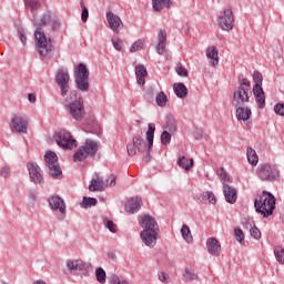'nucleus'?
Wrapping results in <instances>:
<instances>
[{"mask_svg": "<svg viewBox=\"0 0 284 284\" xmlns=\"http://www.w3.org/2000/svg\"><path fill=\"white\" fill-rule=\"evenodd\" d=\"M24 7L28 12L31 13V21L37 28L34 31L36 43L38 48V53L40 57H49L54 50L52 44V39L45 36L43 27L50 26L52 21V16L48 11L43 10V6L39 0H24Z\"/></svg>", "mask_w": 284, "mask_h": 284, "instance_id": "1", "label": "nucleus"}, {"mask_svg": "<svg viewBox=\"0 0 284 284\" xmlns=\"http://www.w3.org/2000/svg\"><path fill=\"white\" fill-rule=\"evenodd\" d=\"M63 99L68 114H70L74 121H83L85 116V106L83 105V99L79 91L73 90Z\"/></svg>", "mask_w": 284, "mask_h": 284, "instance_id": "2", "label": "nucleus"}, {"mask_svg": "<svg viewBox=\"0 0 284 284\" xmlns=\"http://www.w3.org/2000/svg\"><path fill=\"white\" fill-rule=\"evenodd\" d=\"M254 207L257 214H262L264 219L272 216L276 210V197L267 191H263L254 201Z\"/></svg>", "mask_w": 284, "mask_h": 284, "instance_id": "3", "label": "nucleus"}, {"mask_svg": "<svg viewBox=\"0 0 284 284\" xmlns=\"http://www.w3.org/2000/svg\"><path fill=\"white\" fill-rule=\"evenodd\" d=\"M239 87L233 91V105H245L250 103V99L252 98V84L247 80V78L239 80Z\"/></svg>", "mask_w": 284, "mask_h": 284, "instance_id": "4", "label": "nucleus"}, {"mask_svg": "<svg viewBox=\"0 0 284 284\" xmlns=\"http://www.w3.org/2000/svg\"><path fill=\"white\" fill-rule=\"evenodd\" d=\"M45 170L49 176L59 180L63 176V171L61 165H59V156L54 151H49L44 154Z\"/></svg>", "mask_w": 284, "mask_h": 284, "instance_id": "5", "label": "nucleus"}, {"mask_svg": "<svg viewBox=\"0 0 284 284\" xmlns=\"http://www.w3.org/2000/svg\"><path fill=\"white\" fill-rule=\"evenodd\" d=\"M74 83L75 88L80 92H89L90 90V71L85 64L80 63L77 65L74 71Z\"/></svg>", "mask_w": 284, "mask_h": 284, "instance_id": "6", "label": "nucleus"}, {"mask_svg": "<svg viewBox=\"0 0 284 284\" xmlns=\"http://www.w3.org/2000/svg\"><path fill=\"white\" fill-rule=\"evenodd\" d=\"M54 81L58 88L60 89V97H62V99L69 97L70 73L68 72V69H58L55 72Z\"/></svg>", "mask_w": 284, "mask_h": 284, "instance_id": "7", "label": "nucleus"}, {"mask_svg": "<svg viewBox=\"0 0 284 284\" xmlns=\"http://www.w3.org/2000/svg\"><path fill=\"white\" fill-rule=\"evenodd\" d=\"M98 151V143H84L74 152L72 161L73 163H81V161H85L88 156H94V154H97Z\"/></svg>", "mask_w": 284, "mask_h": 284, "instance_id": "8", "label": "nucleus"}, {"mask_svg": "<svg viewBox=\"0 0 284 284\" xmlns=\"http://www.w3.org/2000/svg\"><path fill=\"white\" fill-rule=\"evenodd\" d=\"M253 81H254V87H253V94L255 97V100L257 102V105L260 110H263L265 108V91H263V74L258 71H254L253 73Z\"/></svg>", "mask_w": 284, "mask_h": 284, "instance_id": "9", "label": "nucleus"}, {"mask_svg": "<svg viewBox=\"0 0 284 284\" xmlns=\"http://www.w3.org/2000/svg\"><path fill=\"white\" fill-rule=\"evenodd\" d=\"M217 26L224 32L234 30V11H232V8H226L219 13Z\"/></svg>", "mask_w": 284, "mask_h": 284, "instance_id": "10", "label": "nucleus"}, {"mask_svg": "<svg viewBox=\"0 0 284 284\" xmlns=\"http://www.w3.org/2000/svg\"><path fill=\"white\" fill-rule=\"evenodd\" d=\"M256 174L261 181H276L278 179V170L267 163L260 164Z\"/></svg>", "mask_w": 284, "mask_h": 284, "instance_id": "11", "label": "nucleus"}, {"mask_svg": "<svg viewBox=\"0 0 284 284\" xmlns=\"http://www.w3.org/2000/svg\"><path fill=\"white\" fill-rule=\"evenodd\" d=\"M27 168L32 183H36L37 185H40V187H43L45 181L43 180V175L41 174V168L39 166V164H37V162H29L27 163Z\"/></svg>", "mask_w": 284, "mask_h": 284, "instance_id": "12", "label": "nucleus"}, {"mask_svg": "<svg viewBox=\"0 0 284 284\" xmlns=\"http://www.w3.org/2000/svg\"><path fill=\"white\" fill-rule=\"evenodd\" d=\"M11 130L19 134H26L28 132V118L16 114L11 118Z\"/></svg>", "mask_w": 284, "mask_h": 284, "instance_id": "13", "label": "nucleus"}, {"mask_svg": "<svg viewBox=\"0 0 284 284\" xmlns=\"http://www.w3.org/2000/svg\"><path fill=\"white\" fill-rule=\"evenodd\" d=\"M105 19L108 21L110 30L114 32L115 34H119L121 30H123V20H121V17L115 14L112 11H106Z\"/></svg>", "mask_w": 284, "mask_h": 284, "instance_id": "14", "label": "nucleus"}, {"mask_svg": "<svg viewBox=\"0 0 284 284\" xmlns=\"http://www.w3.org/2000/svg\"><path fill=\"white\" fill-rule=\"evenodd\" d=\"M140 225L144 232H159V224L152 215H142L140 217Z\"/></svg>", "mask_w": 284, "mask_h": 284, "instance_id": "15", "label": "nucleus"}, {"mask_svg": "<svg viewBox=\"0 0 284 284\" xmlns=\"http://www.w3.org/2000/svg\"><path fill=\"white\" fill-rule=\"evenodd\" d=\"M47 141H55V143H77V140L72 136V133L68 130H61L53 134L52 138H48Z\"/></svg>", "mask_w": 284, "mask_h": 284, "instance_id": "16", "label": "nucleus"}, {"mask_svg": "<svg viewBox=\"0 0 284 284\" xmlns=\"http://www.w3.org/2000/svg\"><path fill=\"white\" fill-rule=\"evenodd\" d=\"M140 239L146 245V247H154L156 245V239H159V231H142L140 233Z\"/></svg>", "mask_w": 284, "mask_h": 284, "instance_id": "17", "label": "nucleus"}, {"mask_svg": "<svg viewBox=\"0 0 284 284\" xmlns=\"http://www.w3.org/2000/svg\"><path fill=\"white\" fill-rule=\"evenodd\" d=\"M48 203L52 212H60V214H65V202L59 195H51L48 199Z\"/></svg>", "mask_w": 284, "mask_h": 284, "instance_id": "18", "label": "nucleus"}, {"mask_svg": "<svg viewBox=\"0 0 284 284\" xmlns=\"http://www.w3.org/2000/svg\"><path fill=\"white\" fill-rule=\"evenodd\" d=\"M67 270L72 274V272H88V264L81 260H68Z\"/></svg>", "mask_w": 284, "mask_h": 284, "instance_id": "19", "label": "nucleus"}, {"mask_svg": "<svg viewBox=\"0 0 284 284\" xmlns=\"http://www.w3.org/2000/svg\"><path fill=\"white\" fill-rule=\"evenodd\" d=\"M206 250L211 256H221V242L215 237L207 239Z\"/></svg>", "mask_w": 284, "mask_h": 284, "instance_id": "20", "label": "nucleus"}, {"mask_svg": "<svg viewBox=\"0 0 284 284\" xmlns=\"http://www.w3.org/2000/svg\"><path fill=\"white\" fill-rule=\"evenodd\" d=\"M223 194L225 196L226 203H230L231 205H234V203H236V199H237L236 187L231 186L230 184H226L223 186Z\"/></svg>", "mask_w": 284, "mask_h": 284, "instance_id": "21", "label": "nucleus"}, {"mask_svg": "<svg viewBox=\"0 0 284 284\" xmlns=\"http://www.w3.org/2000/svg\"><path fill=\"white\" fill-rule=\"evenodd\" d=\"M235 111V116L237 121H250L252 118V109L245 106V105H237Z\"/></svg>", "mask_w": 284, "mask_h": 284, "instance_id": "22", "label": "nucleus"}, {"mask_svg": "<svg viewBox=\"0 0 284 284\" xmlns=\"http://www.w3.org/2000/svg\"><path fill=\"white\" fill-rule=\"evenodd\" d=\"M142 201L143 200L140 196H135L131 199V202L126 204L124 207L125 212H128L129 214H136V212L141 210Z\"/></svg>", "mask_w": 284, "mask_h": 284, "instance_id": "23", "label": "nucleus"}, {"mask_svg": "<svg viewBox=\"0 0 284 284\" xmlns=\"http://www.w3.org/2000/svg\"><path fill=\"white\" fill-rule=\"evenodd\" d=\"M182 281L184 283H187L190 281H199V274L196 273V270L192 266H186L182 271Z\"/></svg>", "mask_w": 284, "mask_h": 284, "instance_id": "24", "label": "nucleus"}, {"mask_svg": "<svg viewBox=\"0 0 284 284\" xmlns=\"http://www.w3.org/2000/svg\"><path fill=\"white\" fill-rule=\"evenodd\" d=\"M135 75H136V82L140 88H143L145 85V77H148V69H145V65L139 64L135 67Z\"/></svg>", "mask_w": 284, "mask_h": 284, "instance_id": "25", "label": "nucleus"}, {"mask_svg": "<svg viewBox=\"0 0 284 284\" xmlns=\"http://www.w3.org/2000/svg\"><path fill=\"white\" fill-rule=\"evenodd\" d=\"M106 185L105 182H103V178L97 176V179H92L91 183L89 185L90 192H103L105 190Z\"/></svg>", "mask_w": 284, "mask_h": 284, "instance_id": "26", "label": "nucleus"}, {"mask_svg": "<svg viewBox=\"0 0 284 284\" xmlns=\"http://www.w3.org/2000/svg\"><path fill=\"white\" fill-rule=\"evenodd\" d=\"M206 58L211 61V67L216 68L219 65V49L212 45L206 49Z\"/></svg>", "mask_w": 284, "mask_h": 284, "instance_id": "27", "label": "nucleus"}, {"mask_svg": "<svg viewBox=\"0 0 284 284\" xmlns=\"http://www.w3.org/2000/svg\"><path fill=\"white\" fill-rule=\"evenodd\" d=\"M172 0H152V8L154 12H161L165 8H172Z\"/></svg>", "mask_w": 284, "mask_h": 284, "instance_id": "28", "label": "nucleus"}, {"mask_svg": "<svg viewBox=\"0 0 284 284\" xmlns=\"http://www.w3.org/2000/svg\"><path fill=\"white\" fill-rule=\"evenodd\" d=\"M173 92L178 99H186L187 98V87L183 84V82H178L173 84Z\"/></svg>", "mask_w": 284, "mask_h": 284, "instance_id": "29", "label": "nucleus"}, {"mask_svg": "<svg viewBox=\"0 0 284 284\" xmlns=\"http://www.w3.org/2000/svg\"><path fill=\"white\" fill-rule=\"evenodd\" d=\"M153 143H138V152L145 155V162L150 163V150H152Z\"/></svg>", "mask_w": 284, "mask_h": 284, "instance_id": "30", "label": "nucleus"}, {"mask_svg": "<svg viewBox=\"0 0 284 284\" xmlns=\"http://www.w3.org/2000/svg\"><path fill=\"white\" fill-rule=\"evenodd\" d=\"M178 165H180V168H182V170L190 172L191 168H194V160L187 159L183 155L178 159Z\"/></svg>", "mask_w": 284, "mask_h": 284, "instance_id": "31", "label": "nucleus"}, {"mask_svg": "<svg viewBox=\"0 0 284 284\" xmlns=\"http://www.w3.org/2000/svg\"><path fill=\"white\" fill-rule=\"evenodd\" d=\"M246 156L247 161L251 165H258V154H256V151L252 148L246 149Z\"/></svg>", "mask_w": 284, "mask_h": 284, "instance_id": "32", "label": "nucleus"}, {"mask_svg": "<svg viewBox=\"0 0 284 284\" xmlns=\"http://www.w3.org/2000/svg\"><path fill=\"white\" fill-rule=\"evenodd\" d=\"M181 235L185 243H192L194 241V237L192 236V231H190V226H187V224L182 225Z\"/></svg>", "mask_w": 284, "mask_h": 284, "instance_id": "33", "label": "nucleus"}, {"mask_svg": "<svg viewBox=\"0 0 284 284\" xmlns=\"http://www.w3.org/2000/svg\"><path fill=\"white\" fill-rule=\"evenodd\" d=\"M216 174L222 183L223 186L227 185V183H230V174L227 173V171H225L224 168H220L216 171Z\"/></svg>", "mask_w": 284, "mask_h": 284, "instance_id": "34", "label": "nucleus"}, {"mask_svg": "<svg viewBox=\"0 0 284 284\" xmlns=\"http://www.w3.org/2000/svg\"><path fill=\"white\" fill-rule=\"evenodd\" d=\"M97 203H99L97 197L84 196L82 199V202L80 203V207H82L83 210H88V207H94V205H97Z\"/></svg>", "mask_w": 284, "mask_h": 284, "instance_id": "35", "label": "nucleus"}, {"mask_svg": "<svg viewBox=\"0 0 284 284\" xmlns=\"http://www.w3.org/2000/svg\"><path fill=\"white\" fill-rule=\"evenodd\" d=\"M168 95L165 92L161 91L155 95V102L159 108H165L168 105Z\"/></svg>", "mask_w": 284, "mask_h": 284, "instance_id": "36", "label": "nucleus"}, {"mask_svg": "<svg viewBox=\"0 0 284 284\" xmlns=\"http://www.w3.org/2000/svg\"><path fill=\"white\" fill-rule=\"evenodd\" d=\"M145 48V40L144 39H139L133 44L130 47L129 52L134 53V52H141Z\"/></svg>", "mask_w": 284, "mask_h": 284, "instance_id": "37", "label": "nucleus"}, {"mask_svg": "<svg viewBox=\"0 0 284 284\" xmlns=\"http://www.w3.org/2000/svg\"><path fill=\"white\" fill-rule=\"evenodd\" d=\"M156 130V125L154 123H149V129L146 131V143H154V132Z\"/></svg>", "mask_w": 284, "mask_h": 284, "instance_id": "38", "label": "nucleus"}, {"mask_svg": "<svg viewBox=\"0 0 284 284\" xmlns=\"http://www.w3.org/2000/svg\"><path fill=\"white\" fill-rule=\"evenodd\" d=\"M202 201H209L211 205H216V196L212 191H206L202 194Z\"/></svg>", "mask_w": 284, "mask_h": 284, "instance_id": "39", "label": "nucleus"}, {"mask_svg": "<svg viewBox=\"0 0 284 284\" xmlns=\"http://www.w3.org/2000/svg\"><path fill=\"white\" fill-rule=\"evenodd\" d=\"M17 34L22 45H27L28 37L26 36V29H23V27H17Z\"/></svg>", "mask_w": 284, "mask_h": 284, "instance_id": "40", "label": "nucleus"}, {"mask_svg": "<svg viewBox=\"0 0 284 284\" xmlns=\"http://www.w3.org/2000/svg\"><path fill=\"white\" fill-rule=\"evenodd\" d=\"M95 276H97L98 283L105 284V278H106L105 270H103L102 267H98L95 270Z\"/></svg>", "mask_w": 284, "mask_h": 284, "instance_id": "41", "label": "nucleus"}, {"mask_svg": "<svg viewBox=\"0 0 284 284\" xmlns=\"http://www.w3.org/2000/svg\"><path fill=\"white\" fill-rule=\"evenodd\" d=\"M274 255L277 262L281 263V265H284V248L282 246H277L274 250Z\"/></svg>", "mask_w": 284, "mask_h": 284, "instance_id": "42", "label": "nucleus"}, {"mask_svg": "<svg viewBox=\"0 0 284 284\" xmlns=\"http://www.w3.org/2000/svg\"><path fill=\"white\" fill-rule=\"evenodd\" d=\"M234 237H235L236 241L240 242V245H244L245 244V234L243 233V230L235 229L234 230Z\"/></svg>", "mask_w": 284, "mask_h": 284, "instance_id": "43", "label": "nucleus"}, {"mask_svg": "<svg viewBox=\"0 0 284 284\" xmlns=\"http://www.w3.org/2000/svg\"><path fill=\"white\" fill-rule=\"evenodd\" d=\"M111 42L114 50H116L118 52H121V50H123V40L119 38H112Z\"/></svg>", "mask_w": 284, "mask_h": 284, "instance_id": "44", "label": "nucleus"}, {"mask_svg": "<svg viewBox=\"0 0 284 284\" xmlns=\"http://www.w3.org/2000/svg\"><path fill=\"white\" fill-rule=\"evenodd\" d=\"M80 7L82 9L81 20L83 23H87L88 17H90V11H88V7H85V4H83V2L80 3Z\"/></svg>", "mask_w": 284, "mask_h": 284, "instance_id": "45", "label": "nucleus"}, {"mask_svg": "<svg viewBox=\"0 0 284 284\" xmlns=\"http://www.w3.org/2000/svg\"><path fill=\"white\" fill-rule=\"evenodd\" d=\"M126 150H128L129 156H134V154H136V152H139L138 143L126 144Z\"/></svg>", "mask_w": 284, "mask_h": 284, "instance_id": "46", "label": "nucleus"}, {"mask_svg": "<svg viewBox=\"0 0 284 284\" xmlns=\"http://www.w3.org/2000/svg\"><path fill=\"white\" fill-rule=\"evenodd\" d=\"M104 225L106 229H109V232L116 234V224H114V222L111 220H104Z\"/></svg>", "mask_w": 284, "mask_h": 284, "instance_id": "47", "label": "nucleus"}, {"mask_svg": "<svg viewBox=\"0 0 284 284\" xmlns=\"http://www.w3.org/2000/svg\"><path fill=\"white\" fill-rule=\"evenodd\" d=\"M168 41V32L163 29L158 34V43H165Z\"/></svg>", "mask_w": 284, "mask_h": 284, "instance_id": "48", "label": "nucleus"}, {"mask_svg": "<svg viewBox=\"0 0 284 284\" xmlns=\"http://www.w3.org/2000/svg\"><path fill=\"white\" fill-rule=\"evenodd\" d=\"M250 234L252 239H255V241H261V231L258 230V227L255 226L251 229Z\"/></svg>", "mask_w": 284, "mask_h": 284, "instance_id": "49", "label": "nucleus"}, {"mask_svg": "<svg viewBox=\"0 0 284 284\" xmlns=\"http://www.w3.org/2000/svg\"><path fill=\"white\" fill-rule=\"evenodd\" d=\"M158 278L162 283H165V284L170 283V275H168V273H165V272H159L158 273Z\"/></svg>", "mask_w": 284, "mask_h": 284, "instance_id": "50", "label": "nucleus"}, {"mask_svg": "<svg viewBox=\"0 0 284 284\" xmlns=\"http://www.w3.org/2000/svg\"><path fill=\"white\" fill-rule=\"evenodd\" d=\"M37 199H38V195H37L36 191H30V194H29L30 207H34V204L37 203Z\"/></svg>", "mask_w": 284, "mask_h": 284, "instance_id": "51", "label": "nucleus"}, {"mask_svg": "<svg viewBox=\"0 0 284 284\" xmlns=\"http://www.w3.org/2000/svg\"><path fill=\"white\" fill-rule=\"evenodd\" d=\"M243 226L245 227V230H248V232H250L251 230H253V229L256 226V224H254V220H252V219H246V220L243 222Z\"/></svg>", "mask_w": 284, "mask_h": 284, "instance_id": "52", "label": "nucleus"}, {"mask_svg": "<svg viewBox=\"0 0 284 284\" xmlns=\"http://www.w3.org/2000/svg\"><path fill=\"white\" fill-rule=\"evenodd\" d=\"M274 112L275 114H277L278 116H284V104L283 103H277L274 106Z\"/></svg>", "mask_w": 284, "mask_h": 284, "instance_id": "53", "label": "nucleus"}, {"mask_svg": "<svg viewBox=\"0 0 284 284\" xmlns=\"http://www.w3.org/2000/svg\"><path fill=\"white\" fill-rule=\"evenodd\" d=\"M170 141H172V134H170L168 131L162 132L161 143H170Z\"/></svg>", "mask_w": 284, "mask_h": 284, "instance_id": "54", "label": "nucleus"}, {"mask_svg": "<svg viewBox=\"0 0 284 284\" xmlns=\"http://www.w3.org/2000/svg\"><path fill=\"white\" fill-rule=\"evenodd\" d=\"M0 176H2V179H8L10 176V168L3 166L0 170Z\"/></svg>", "mask_w": 284, "mask_h": 284, "instance_id": "55", "label": "nucleus"}, {"mask_svg": "<svg viewBox=\"0 0 284 284\" xmlns=\"http://www.w3.org/2000/svg\"><path fill=\"white\" fill-rule=\"evenodd\" d=\"M155 50L160 55L163 54L165 52V42H158Z\"/></svg>", "mask_w": 284, "mask_h": 284, "instance_id": "56", "label": "nucleus"}, {"mask_svg": "<svg viewBox=\"0 0 284 284\" xmlns=\"http://www.w3.org/2000/svg\"><path fill=\"white\" fill-rule=\"evenodd\" d=\"M176 73L179 77H187V69L183 67H176Z\"/></svg>", "mask_w": 284, "mask_h": 284, "instance_id": "57", "label": "nucleus"}, {"mask_svg": "<svg viewBox=\"0 0 284 284\" xmlns=\"http://www.w3.org/2000/svg\"><path fill=\"white\" fill-rule=\"evenodd\" d=\"M109 283H110V284H119V283H121V280H119V275L112 274V275L109 277Z\"/></svg>", "mask_w": 284, "mask_h": 284, "instance_id": "58", "label": "nucleus"}, {"mask_svg": "<svg viewBox=\"0 0 284 284\" xmlns=\"http://www.w3.org/2000/svg\"><path fill=\"white\" fill-rule=\"evenodd\" d=\"M62 150H72L74 148V143H59Z\"/></svg>", "mask_w": 284, "mask_h": 284, "instance_id": "59", "label": "nucleus"}, {"mask_svg": "<svg viewBox=\"0 0 284 284\" xmlns=\"http://www.w3.org/2000/svg\"><path fill=\"white\" fill-rule=\"evenodd\" d=\"M109 181H110V183H109L110 187H114V185H116V175L111 174L109 176Z\"/></svg>", "mask_w": 284, "mask_h": 284, "instance_id": "60", "label": "nucleus"}, {"mask_svg": "<svg viewBox=\"0 0 284 284\" xmlns=\"http://www.w3.org/2000/svg\"><path fill=\"white\" fill-rule=\"evenodd\" d=\"M194 136H195V141H201V139H203V131L200 129L195 130Z\"/></svg>", "mask_w": 284, "mask_h": 284, "instance_id": "61", "label": "nucleus"}, {"mask_svg": "<svg viewBox=\"0 0 284 284\" xmlns=\"http://www.w3.org/2000/svg\"><path fill=\"white\" fill-rule=\"evenodd\" d=\"M28 99L30 103H37V95H34L33 93H29Z\"/></svg>", "mask_w": 284, "mask_h": 284, "instance_id": "62", "label": "nucleus"}, {"mask_svg": "<svg viewBox=\"0 0 284 284\" xmlns=\"http://www.w3.org/2000/svg\"><path fill=\"white\" fill-rule=\"evenodd\" d=\"M57 28H61V22L59 20H55L51 24V30H57Z\"/></svg>", "mask_w": 284, "mask_h": 284, "instance_id": "63", "label": "nucleus"}, {"mask_svg": "<svg viewBox=\"0 0 284 284\" xmlns=\"http://www.w3.org/2000/svg\"><path fill=\"white\" fill-rule=\"evenodd\" d=\"M108 256H109L110 261H116V253H114V252H109V253H108Z\"/></svg>", "mask_w": 284, "mask_h": 284, "instance_id": "64", "label": "nucleus"}]
</instances>
